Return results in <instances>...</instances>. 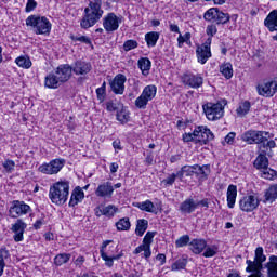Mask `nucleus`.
Returning <instances> with one entry per match:
<instances>
[{"label": "nucleus", "mask_w": 277, "mask_h": 277, "mask_svg": "<svg viewBox=\"0 0 277 277\" xmlns=\"http://www.w3.org/2000/svg\"><path fill=\"white\" fill-rule=\"evenodd\" d=\"M124 83H127V76L118 74L109 82L111 92H114V94H124Z\"/></svg>", "instance_id": "17"}, {"label": "nucleus", "mask_w": 277, "mask_h": 277, "mask_svg": "<svg viewBox=\"0 0 277 277\" xmlns=\"http://www.w3.org/2000/svg\"><path fill=\"white\" fill-rule=\"evenodd\" d=\"M118 109H120V103H118V101L109 100L108 102H106L107 111H118Z\"/></svg>", "instance_id": "50"}, {"label": "nucleus", "mask_w": 277, "mask_h": 277, "mask_svg": "<svg viewBox=\"0 0 277 277\" xmlns=\"http://www.w3.org/2000/svg\"><path fill=\"white\" fill-rule=\"evenodd\" d=\"M237 201V186L230 184L227 188V207L235 209V202Z\"/></svg>", "instance_id": "30"}, {"label": "nucleus", "mask_w": 277, "mask_h": 277, "mask_svg": "<svg viewBox=\"0 0 277 277\" xmlns=\"http://www.w3.org/2000/svg\"><path fill=\"white\" fill-rule=\"evenodd\" d=\"M83 198H85V193H83L81 186H77L71 193L69 207H77L79 202L83 201Z\"/></svg>", "instance_id": "26"}, {"label": "nucleus", "mask_w": 277, "mask_h": 277, "mask_svg": "<svg viewBox=\"0 0 277 277\" xmlns=\"http://www.w3.org/2000/svg\"><path fill=\"white\" fill-rule=\"evenodd\" d=\"M71 256L70 253H60L54 258V265H56V267H62V265H65V263L70 261Z\"/></svg>", "instance_id": "35"}, {"label": "nucleus", "mask_w": 277, "mask_h": 277, "mask_svg": "<svg viewBox=\"0 0 277 277\" xmlns=\"http://www.w3.org/2000/svg\"><path fill=\"white\" fill-rule=\"evenodd\" d=\"M70 40H72V42H82V44H90L91 47L92 45V39H90L89 37H85V36H80V37H77L75 35H70Z\"/></svg>", "instance_id": "48"}, {"label": "nucleus", "mask_w": 277, "mask_h": 277, "mask_svg": "<svg viewBox=\"0 0 277 277\" xmlns=\"http://www.w3.org/2000/svg\"><path fill=\"white\" fill-rule=\"evenodd\" d=\"M103 1L102 0H92L89 2L88 6L84 9L83 17L80 22V27L82 29H90L94 27L101 18H103Z\"/></svg>", "instance_id": "1"}, {"label": "nucleus", "mask_w": 277, "mask_h": 277, "mask_svg": "<svg viewBox=\"0 0 277 277\" xmlns=\"http://www.w3.org/2000/svg\"><path fill=\"white\" fill-rule=\"evenodd\" d=\"M256 92L259 96H264L265 98H272L277 92V82L276 80L263 79L261 83L256 85Z\"/></svg>", "instance_id": "8"}, {"label": "nucleus", "mask_w": 277, "mask_h": 277, "mask_svg": "<svg viewBox=\"0 0 277 277\" xmlns=\"http://www.w3.org/2000/svg\"><path fill=\"white\" fill-rule=\"evenodd\" d=\"M194 135L197 137V144H200V146H205L212 142V140H215V135L211 132V129L206 126L195 128Z\"/></svg>", "instance_id": "10"}, {"label": "nucleus", "mask_w": 277, "mask_h": 277, "mask_svg": "<svg viewBox=\"0 0 277 277\" xmlns=\"http://www.w3.org/2000/svg\"><path fill=\"white\" fill-rule=\"evenodd\" d=\"M150 101L147 100L145 96H143L142 94L135 100V107H137V109H146V106L148 105Z\"/></svg>", "instance_id": "47"}, {"label": "nucleus", "mask_w": 277, "mask_h": 277, "mask_svg": "<svg viewBox=\"0 0 277 277\" xmlns=\"http://www.w3.org/2000/svg\"><path fill=\"white\" fill-rule=\"evenodd\" d=\"M197 209V203L196 200H194V198H187L180 205L181 213L187 215H190V213H194V211H196Z\"/></svg>", "instance_id": "25"}, {"label": "nucleus", "mask_w": 277, "mask_h": 277, "mask_svg": "<svg viewBox=\"0 0 277 277\" xmlns=\"http://www.w3.org/2000/svg\"><path fill=\"white\" fill-rule=\"evenodd\" d=\"M265 261H267V256L263 253V247H258L255 249L254 261L247 260L246 263L249 267L263 269V263H265Z\"/></svg>", "instance_id": "18"}, {"label": "nucleus", "mask_w": 277, "mask_h": 277, "mask_svg": "<svg viewBox=\"0 0 277 277\" xmlns=\"http://www.w3.org/2000/svg\"><path fill=\"white\" fill-rule=\"evenodd\" d=\"M189 235H184L175 241L176 248H185L189 243Z\"/></svg>", "instance_id": "53"}, {"label": "nucleus", "mask_w": 277, "mask_h": 277, "mask_svg": "<svg viewBox=\"0 0 277 277\" xmlns=\"http://www.w3.org/2000/svg\"><path fill=\"white\" fill-rule=\"evenodd\" d=\"M250 107H252L250 101H245L240 104L236 111L238 116H246L250 111Z\"/></svg>", "instance_id": "43"}, {"label": "nucleus", "mask_w": 277, "mask_h": 277, "mask_svg": "<svg viewBox=\"0 0 277 277\" xmlns=\"http://www.w3.org/2000/svg\"><path fill=\"white\" fill-rule=\"evenodd\" d=\"M69 194L70 182L60 181L50 186L49 198L53 205L62 207V205H66Z\"/></svg>", "instance_id": "2"}, {"label": "nucleus", "mask_w": 277, "mask_h": 277, "mask_svg": "<svg viewBox=\"0 0 277 277\" xmlns=\"http://www.w3.org/2000/svg\"><path fill=\"white\" fill-rule=\"evenodd\" d=\"M38 8L36 0H28L26 3V12H34V9Z\"/></svg>", "instance_id": "57"}, {"label": "nucleus", "mask_w": 277, "mask_h": 277, "mask_svg": "<svg viewBox=\"0 0 277 277\" xmlns=\"http://www.w3.org/2000/svg\"><path fill=\"white\" fill-rule=\"evenodd\" d=\"M4 170H6V172H12L14 171V168L16 167V162H14V160H5L3 163H2Z\"/></svg>", "instance_id": "55"}, {"label": "nucleus", "mask_w": 277, "mask_h": 277, "mask_svg": "<svg viewBox=\"0 0 277 277\" xmlns=\"http://www.w3.org/2000/svg\"><path fill=\"white\" fill-rule=\"evenodd\" d=\"M140 47V43L133 39L127 40L123 43V51L129 52L133 51V49H137Z\"/></svg>", "instance_id": "49"}, {"label": "nucleus", "mask_w": 277, "mask_h": 277, "mask_svg": "<svg viewBox=\"0 0 277 277\" xmlns=\"http://www.w3.org/2000/svg\"><path fill=\"white\" fill-rule=\"evenodd\" d=\"M203 19L214 25H227V23H230V14L217 8H210L203 13Z\"/></svg>", "instance_id": "4"}, {"label": "nucleus", "mask_w": 277, "mask_h": 277, "mask_svg": "<svg viewBox=\"0 0 277 277\" xmlns=\"http://www.w3.org/2000/svg\"><path fill=\"white\" fill-rule=\"evenodd\" d=\"M182 82L184 83V85H188V88L198 90V88H202V83H205V78H202V76L198 74H185L182 77Z\"/></svg>", "instance_id": "15"}, {"label": "nucleus", "mask_w": 277, "mask_h": 277, "mask_svg": "<svg viewBox=\"0 0 277 277\" xmlns=\"http://www.w3.org/2000/svg\"><path fill=\"white\" fill-rule=\"evenodd\" d=\"M116 228L119 232L130 230L131 229V221L129 217H122L116 223Z\"/></svg>", "instance_id": "39"}, {"label": "nucleus", "mask_w": 277, "mask_h": 277, "mask_svg": "<svg viewBox=\"0 0 277 277\" xmlns=\"http://www.w3.org/2000/svg\"><path fill=\"white\" fill-rule=\"evenodd\" d=\"M97 198H111L114 196V185L111 182L100 184L95 190Z\"/></svg>", "instance_id": "20"}, {"label": "nucleus", "mask_w": 277, "mask_h": 277, "mask_svg": "<svg viewBox=\"0 0 277 277\" xmlns=\"http://www.w3.org/2000/svg\"><path fill=\"white\" fill-rule=\"evenodd\" d=\"M141 95H143L147 101H153V98L157 96V87L155 85L145 87Z\"/></svg>", "instance_id": "34"}, {"label": "nucleus", "mask_w": 277, "mask_h": 277, "mask_svg": "<svg viewBox=\"0 0 277 277\" xmlns=\"http://www.w3.org/2000/svg\"><path fill=\"white\" fill-rule=\"evenodd\" d=\"M272 137L274 135L269 134V132L259 130H249L241 135L242 142H247V144H264V142L272 140Z\"/></svg>", "instance_id": "5"}, {"label": "nucleus", "mask_w": 277, "mask_h": 277, "mask_svg": "<svg viewBox=\"0 0 277 277\" xmlns=\"http://www.w3.org/2000/svg\"><path fill=\"white\" fill-rule=\"evenodd\" d=\"M54 74H56L62 83H66V81H70V77H72V66L69 64L60 65Z\"/></svg>", "instance_id": "19"}, {"label": "nucleus", "mask_w": 277, "mask_h": 277, "mask_svg": "<svg viewBox=\"0 0 277 277\" xmlns=\"http://www.w3.org/2000/svg\"><path fill=\"white\" fill-rule=\"evenodd\" d=\"M206 34H207V36H209L208 38H210L212 40L213 36H215V34H217V26H215V24L208 25L206 28Z\"/></svg>", "instance_id": "54"}, {"label": "nucleus", "mask_w": 277, "mask_h": 277, "mask_svg": "<svg viewBox=\"0 0 277 277\" xmlns=\"http://www.w3.org/2000/svg\"><path fill=\"white\" fill-rule=\"evenodd\" d=\"M188 246L189 250H192L194 254H202L207 248V240L195 238L188 243Z\"/></svg>", "instance_id": "24"}, {"label": "nucleus", "mask_w": 277, "mask_h": 277, "mask_svg": "<svg viewBox=\"0 0 277 277\" xmlns=\"http://www.w3.org/2000/svg\"><path fill=\"white\" fill-rule=\"evenodd\" d=\"M26 26L30 27V29L37 36H49V34H51L53 24H51V21H49L47 16L29 15L26 18Z\"/></svg>", "instance_id": "3"}, {"label": "nucleus", "mask_w": 277, "mask_h": 277, "mask_svg": "<svg viewBox=\"0 0 277 277\" xmlns=\"http://www.w3.org/2000/svg\"><path fill=\"white\" fill-rule=\"evenodd\" d=\"M136 207L138 209H141V211H146V213H157V209L155 208V203H153V201H150V200L138 202L136 205Z\"/></svg>", "instance_id": "33"}, {"label": "nucleus", "mask_w": 277, "mask_h": 277, "mask_svg": "<svg viewBox=\"0 0 277 277\" xmlns=\"http://www.w3.org/2000/svg\"><path fill=\"white\" fill-rule=\"evenodd\" d=\"M196 53L199 64H207L211 57V38H208L203 44L197 47Z\"/></svg>", "instance_id": "14"}, {"label": "nucleus", "mask_w": 277, "mask_h": 277, "mask_svg": "<svg viewBox=\"0 0 277 277\" xmlns=\"http://www.w3.org/2000/svg\"><path fill=\"white\" fill-rule=\"evenodd\" d=\"M182 140L186 144H188V142H194V144H198L197 136L194 134V131H193V133L192 132L184 133L182 135Z\"/></svg>", "instance_id": "52"}, {"label": "nucleus", "mask_w": 277, "mask_h": 277, "mask_svg": "<svg viewBox=\"0 0 277 277\" xmlns=\"http://www.w3.org/2000/svg\"><path fill=\"white\" fill-rule=\"evenodd\" d=\"M277 199V184L271 185L265 192H264V205H273V202H276Z\"/></svg>", "instance_id": "28"}, {"label": "nucleus", "mask_w": 277, "mask_h": 277, "mask_svg": "<svg viewBox=\"0 0 277 277\" xmlns=\"http://www.w3.org/2000/svg\"><path fill=\"white\" fill-rule=\"evenodd\" d=\"M197 208L198 207H205L206 209H209V199L205 198L200 201H196Z\"/></svg>", "instance_id": "63"}, {"label": "nucleus", "mask_w": 277, "mask_h": 277, "mask_svg": "<svg viewBox=\"0 0 277 277\" xmlns=\"http://www.w3.org/2000/svg\"><path fill=\"white\" fill-rule=\"evenodd\" d=\"M109 243H114V240H104L101 249H100V254L103 259V261H105V265L106 267H114V261H120V259H122V256H124V253L121 251L119 254L114 255L111 254V252L106 251V248Z\"/></svg>", "instance_id": "9"}, {"label": "nucleus", "mask_w": 277, "mask_h": 277, "mask_svg": "<svg viewBox=\"0 0 277 277\" xmlns=\"http://www.w3.org/2000/svg\"><path fill=\"white\" fill-rule=\"evenodd\" d=\"M92 70V64L83 61H77L72 66H71V72L74 75H88Z\"/></svg>", "instance_id": "21"}, {"label": "nucleus", "mask_w": 277, "mask_h": 277, "mask_svg": "<svg viewBox=\"0 0 277 277\" xmlns=\"http://www.w3.org/2000/svg\"><path fill=\"white\" fill-rule=\"evenodd\" d=\"M264 26L268 31L274 32L277 28V10H273L264 19Z\"/></svg>", "instance_id": "27"}, {"label": "nucleus", "mask_w": 277, "mask_h": 277, "mask_svg": "<svg viewBox=\"0 0 277 277\" xmlns=\"http://www.w3.org/2000/svg\"><path fill=\"white\" fill-rule=\"evenodd\" d=\"M265 267L267 268V274L268 277H277V263L269 260V262H267L265 264Z\"/></svg>", "instance_id": "44"}, {"label": "nucleus", "mask_w": 277, "mask_h": 277, "mask_svg": "<svg viewBox=\"0 0 277 277\" xmlns=\"http://www.w3.org/2000/svg\"><path fill=\"white\" fill-rule=\"evenodd\" d=\"M203 113L208 120L215 121L220 120V118H224V107L222 106V103H212L208 102L202 105Z\"/></svg>", "instance_id": "6"}, {"label": "nucleus", "mask_w": 277, "mask_h": 277, "mask_svg": "<svg viewBox=\"0 0 277 277\" xmlns=\"http://www.w3.org/2000/svg\"><path fill=\"white\" fill-rule=\"evenodd\" d=\"M10 256V251L5 248L0 249V277L3 276V272L5 271V259Z\"/></svg>", "instance_id": "37"}, {"label": "nucleus", "mask_w": 277, "mask_h": 277, "mask_svg": "<svg viewBox=\"0 0 277 277\" xmlns=\"http://www.w3.org/2000/svg\"><path fill=\"white\" fill-rule=\"evenodd\" d=\"M161 34L157 31H150L145 34V42L148 47V49H153L154 47H157V42H159Z\"/></svg>", "instance_id": "31"}, {"label": "nucleus", "mask_w": 277, "mask_h": 277, "mask_svg": "<svg viewBox=\"0 0 277 277\" xmlns=\"http://www.w3.org/2000/svg\"><path fill=\"white\" fill-rule=\"evenodd\" d=\"M253 168L260 171L265 170L266 168H269V159L267 158V151L262 150L258 155V157L253 162Z\"/></svg>", "instance_id": "22"}, {"label": "nucleus", "mask_w": 277, "mask_h": 277, "mask_svg": "<svg viewBox=\"0 0 277 277\" xmlns=\"http://www.w3.org/2000/svg\"><path fill=\"white\" fill-rule=\"evenodd\" d=\"M185 172H187V166L182 167L180 171L174 173L175 179H183V174H185Z\"/></svg>", "instance_id": "64"}, {"label": "nucleus", "mask_w": 277, "mask_h": 277, "mask_svg": "<svg viewBox=\"0 0 277 277\" xmlns=\"http://www.w3.org/2000/svg\"><path fill=\"white\" fill-rule=\"evenodd\" d=\"M220 72L225 77V79H233V64L223 63L220 66Z\"/></svg>", "instance_id": "36"}, {"label": "nucleus", "mask_w": 277, "mask_h": 277, "mask_svg": "<svg viewBox=\"0 0 277 277\" xmlns=\"http://www.w3.org/2000/svg\"><path fill=\"white\" fill-rule=\"evenodd\" d=\"M146 230H148V221L146 219L137 220L135 235H137V237H143Z\"/></svg>", "instance_id": "32"}, {"label": "nucleus", "mask_w": 277, "mask_h": 277, "mask_svg": "<svg viewBox=\"0 0 277 277\" xmlns=\"http://www.w3.org/2000/svg\"><path fill=\"white\" fill-rule=\"evenodd\" d=\"M205 170L210 172V166L209 164H205L202 167H199V169H198L199 174H202V176H205L207 179V176H209V173H206Z\"/></svg>", "instance_id": "59"}, {"label": "nucleus", "mask_w": 277, "mask_h": 277, "mask_svg": "<svg viewBox=\"0 0 277 277\" xmlns=\"http://www.w3.org/2000/svg\"><path fill=\"white\" fill-rule=\"evenodd\" d=\"M15 64H17L19 68H25L27 70L31 66V58L27 56H19L15 60Z\"/></svg>", "instance_id": "40"}, {"label": "nucleus", "mask_w": 277, "mask_h": 277, "mask_svg": "<svg viewBox=\"0 0 277 277\" xmlns=\"http://www.w3.org/2000/svg\"><path fill=\"white\" fill-rule=\"evenodd\" d=\"M62 80L56 76L55 72H50L48 76L44 78V85L49 90H57L60 85H62Z\"/></svg>", "instance_id": "23"}, {"label": "nucleus", "mask_w": 277, "mask_h": 277, "mask_svg": "<svg viewBox=\"0 0 277 277\" xmlns=\"http://www.w3.org/2000/svg\"><path fill=\"white\" fill-rule=\"evenodd\" d=\"M236 133L235 132H229L226 136H225V142L226 144H233L235 142V137H236Z\"/></svg>", "instance_id": "60"}, {"label": "nucleus", "mask_w": 277, "mask_h": 277, "mask_svg": "<svg viewBox=\"0 0 277 277\" xmlns=\"http://www.w3.org/2000/svg\"><path fill=\"white\" fill-rule=\"evenodd\" d=\"M96 95H97V101H100V103H103V101H105L106 91L104 89L97 88Z\"/></svg>", "instance_id": "58"}, {"label": "nucleus", "mask_w": 277, "mask_h": 277, "mask_svg": "<svg viewBox=\"0 0 277 277\" xmlns=\"http://www.w3.org/2000/svg\"><path fill=\"white\" fill-rule=\"evenodd\" d=\"M155 235H157V232H147L143 238V245L147 248H150V246H153V239H155Z\"/></svg>", "instance_id": "46"}, {"label": "nucleus", "mask_w": 277, "mask_h": 277, "mask_svg": "<svg viewBox=\"0 0 277 277\" xmlns=\"http://www.w3.org/2000/svg\"><path fill=\"white\" fill-rule=\"evenodd\" d=\"M137 66L144 77H148L150 75V67L153 66V63L150 62V58L148 57H141L137 61Z\"/></svg>", "instance_id": "29"}, {"label": "nucleus", "mask_w": 277, "mask_h": 277, "mask_svg": "<svg viewBox=\"0 0 277 277\" xmlns=\"http://www.w3.org/2000/svg\"><path fill=\"white\" fill-rule=\"evenodd\" d=\"M117 120L121 122V124H127L129 122V113L126 110L117 111Z\"/></svg>", "instance_id": "51"}, {"label": "nucleus", "mask_w": 277, "mask_h": 277, "mask_svg": "<svg viewBox=\"0 0 277 277\" xmlns=\"http://www.w3.org/2000/svg\"><path fill=\"white\" fill-rule=\"evenodd\" d=\"M261 172V177L266 179L267 181H274V179H277V171L267 167L266 169H263Z\"/></svg>", "instance_id": "38"}, {"label": "nucleus", "mask_w": 277, "mask_h": 277, "mask_svg": "<svg viewBox=\"0 0 277 277\" xmlns=\"http://www.w3.org/2000/svg\"><path fill=\"white\" fill-rule=\"evenodd\" d=\"M103 213L105 217H108L109 220H111V217H114V215L118 213V207L114 205H108L103 208Z\"/></svg>", "instance_id": "41"}, {"label": "nucleus", "mask_w": 277, "mask_h": 277, "mask_svg": "<svg viewBox=\"0 0 277 277\" xmlns=\"http://www.w3.org/2000/svg\"><path fill=\"white\" fill-rule=\"evenodd\" d=\"M66 160L54 159L50 163H43L39 167V172L42 174H57L64 168Z\"/></svg>", "instance_id": "13"}, {"label": "nucleus", "mask_w": 277, "mask_h": 277, "mask_svg": "<svg viewBox=\"0 0 277 277\" xmlns=\"http://www.w3.org/2000/svg\"><path fill=\"white\" fill-rule=\"evenodd\" d=\"M259 205H261V201L254 195H246L239 200V208L243 213H252V211L259 209Z\"/></svg>", "instance_id": "11"}, {"label": "nucleus", "mask_w": 277, "mask_h": 277, "mask_svg": "<svg viewBox=\"0 0 277 277\" xmlns=\"http://www.w3.org/2000/svg\"><path fill=\"white\" fill-rule=\"evenodd\" d=\"M153 161H155V157L153 156V151H150L149 154H147L144 163L145 166H153Z\"/></svg>", "instance_id": "62"}, {"label": "nucleus", "mask_w": 277, "mask_h": 277, "mask_svg": "<svg viewBox=\"0 0 277 277\" xmlns=\"http://www.w3.org/2000/svg\"><path fill=\"white\" fill-rule=\"evenodd\" d=\"M185 267H187V259L185 258L179 259L171 265L172 272H179L180 269H185Z\"/></svg>", "instance_id": "42"}, {"label": "nucleus", "mask_w": 277, "mask_h": 277, "mask_svg": "<svg viewBox=\"0 0 277 277\" xmlns=\"http://www.w3.org/2000/svg\"><path fill=\"white\" fill-rule=\"evenodd\" d=\"M217 254V246H207L205 248V252L202 253V256L205 259H211Z\"/></svg>", "instance_id": "45"}, {"label": "nucleus", "mask_w": 277, "mask_h": 277, "mask_svg": "<svg viewBox=\"0 0 277 277\" xmlns=\"http://www.w3.org/2000/svg\"><path fill=\"white\" fill-rule=\"evenodd\" d=\"M27 213H31V207L25 201L13 200L11 202V207L9 208V217L12 220H18V217H23V215H27Z\"/></svg>", "instance_id": "7"}, {"label": "nucleus", "mask_w": 277, "mask_h": 277, "mask_svg": "<svg viewBox=\"0 0 277 277\" xmlns=\"http://www.w3.org/2000/svg\"><path fill=\"white\" fill-rule=\"evenodd\" d=\"M120 23H122V18L118 17L116 13H108L103 18V27L107 34H114V31H118Z\"/></svg>", "instance_id": "12"}, {"label": "nucleus", "mask_w": 277, "mask_h": 277, "mask_svg": "<svg viewBox=\"0 0 277 277\" xmlns=\"http://www.w3.org/2000/svg\"><path fill=\"white\" fill-rule=\"evenodd\" d=\"M192 34L186 32L184 36L180 35L177 38L179 47H183L184 42H187V40H190Z\"/></svg>", "instance_id": "56"}, {"label": "nucleus", "mask_w": 277, "mask_h": 277, "mask_svg": "<svg viewBox=\"0 0 277 277\" xmlns=\"http://www.w3.org/2000/svg\"><path fill=\"white\" fill-rule=\"evenodd\" d=\"M176 181V175L171 174L169 175L167 179L163 180V183H166V185H174V182Z\"/></svg>", "instance_id": "61"}, {"label": "nucleus", "mask_w": 277, "mask_h": 277, "mask_svg": "<svg viewBox=\"0 0 277 277\" xmlns=\"http://www.w3.org/2000/svg\"><path fill=\"white\" fill-rule=\"evenodd\" d=\"M27 228V223L23 221V219H17L14 224L11 226L12 233H14L13 239L17 243L19 241H23L24 235H25V229Z\"/></svg>", "instance_id": "16"}]
</instances>
